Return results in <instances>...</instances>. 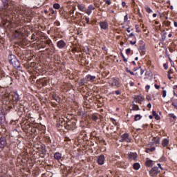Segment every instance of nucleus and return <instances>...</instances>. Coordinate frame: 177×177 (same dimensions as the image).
I'll use <instances>...</instances> for the list:
<instances>
[{"mask_svg":"<svg viewBox=\"0 0 177 177\" xmlns=\"http://www.w3.org/2000/svg\"><path fill=\"white\" fill-rule=\"evenodd\" d=\"M85 21H86V23L87 24H89V18L86 17V18H85Z\"/></svg>","mask_w":177,"mask_h":177,"instance_id":"nucleus-46","label":"nucleus"},{"mask_svg":"<svg viewBox=\"0 0 177 177\" xmlns=\"http://www.w3.org/2000/svg\"><path fill=\"white\" fill-rule=\"evenodd\" d=\"M129 53H131V48H127V49L126 50V54H127V55H129Z\"/></svg>","mask_w":177,"mask_h":177,"instance_id":"nucleus-43","label":"nucleus"},{"mask_svg":"<svg viewBox=\"0 0 177 177\" xmlns=\"http://www.w3.org/2000/svg\"><path fill=\"white\" fill-rule=\"evenodd\" d=\"M147 107H148V109H151V103H149V104L147 105Z\"/></svg>","mask_w":177,"mask_h":177,"instance_id":"nucleus-51","label":"nucleus"},{"mask_svg":"<svg viewBox=\"0 0 177 177\" xmlns=\"http://www.w3.org/2000/svg\"><path fill=\"white\" fill-rule=\"evenodd\" d=\"M133 169H135L136 171H138V169H140V164L136 162V163H134L133 165Z\"/></svg>","mask_w":177,"mask_h":177,"instance_id":"nucleus-20","label":"nucleus"},{"mask_svg":"<svg viewBox=\"0 0 177 177\" xmlns=\"http://www.w3.org/2000/svg\"><path fill=\"white\" fill-rule=\"evenodd\" d=\"M145 165L147 167H153V160H147L145 162Z\"/></svg>","mask_w":177,"mask_h":177,"instance_id":"nucleus-22","label":"nucleus"},{"mask_svg":"<svg viewBox=\"0 0 177 177\" xmlns=\"http://www.w3.org/2000/svg\"><path fill=\"white\" fill-rule=\"evenodd\" d=\"M3 9H7L8 10V13H12V10H13V6L15 5V1H12V0H1Z\"/></svg>","mask_w":177,"mask_h":177,"instance_id":"nucleus-2","label":"nucleus"},{"mask_svg":"<svg viewBox=\"0 0 177 177\" xmlns=\"http://www.w3.org/2000/svg\"><path fill=\"white\" fill-rule=\"evenodd\" d=\"M87 15H91V13H92V11H91V10L88 9V10H85L84 11Z\"/></svg>","mask_w":177,"mask_h":177,"instance_id":"nucleus-39","label":"nucleus"},{"mask_svg":"<svg viewBox=\"0 0 177 177\" xmlns=\"http://www.w3.org/2000/svg\"><path fill=\"white\" fill-rule=\"evenodd\" d=\"M49 12H50L52 15H55V10H53V8H50V9H49Z\"/></svg>","mask_w":177,"mask_h":177,"instance_id":"nucleus-44","label":"nucleus"},{"mask_svg":"<svg viewBox=\"0 0 177 177\" xmlns=\"http://www.w3.org/2000/svg\"><path fill=\"white\" fill-rule=\"evenodd\" d=\"M176 88H177V85L174 86L173 89H176Z\"/></svg>","mask_w":177,"mask_h":177,"instance_id":"nucleus-64","label":"nucleus"},{"mask_svg":"<svg viewBox=\"0 0 177 177\" xmlns=\"http://www.w3.org/2000/svg\"><path fill=\"white\" fill-rule=\"evenodd\" d=\"M143 100H145V98L140 95L134 97V102H136V103H140V102H143Z\"/></svg>","mask_w":177,"mask_h":177,"instance_id":"nucleus-16","label":"nucleus"},{"mask_svg":"<svg viewBox=\"0 0 177 177\" xmlns=\"http://www.w3.org/2000/svg\"><path fill=\"white\" fill-rule=\"evenodd\" d=\"M152 114H153V117H155V118H156L157 120H160V116L158 115V114H157V112H156V111H152Z\"/></svg>","mask_w":177,"mask_h":177,"instance_id":"nucleus-24","label":"nucleus"},{"mask_svg":"<svg viewBox=\"0 0 177 177\" xmlns=\"http://www.w3.org/2000/svg\"><path fill=\"white\" fill-rule=\"evenodd\" d=\"M5 122V115L3 114L0 116V124Z\"/></svg>","mask_w":177,"mask_h":177,"instance_id":"nucleus-29","label":"nucleus"},{"mask_svg":"<svg viewBox=\"0 0 177 177\" xmlns=\"http://www.w3.org/2000/svg\"><path fill=\"white\" fill-rule=\"evenodd\" d=\"M115 93L116 94V95H121V92L120 91H115Z\"/></svg>","mask_w":177,"mask_h":177,"instance_id":"nucleus-49","label":"nucleus"},{"mask_svg":"<svg viewBox=\"0 0 177 177\" xmlns=\"http://www.w3.org/2000/svg\"><path fill=\"white\" fill-rule=\"evenodd\" d=\"M54 158L59 161V160L62 159V153H60L59 152L55 153H54Z\"/></svg>","mask_w":177,"mask_h":177,"instance_id":"nucleus-17","label":"nucleus"},{"mask_svg":"<svg viewBox=\"0 0 177 177\" xmlns=\"http://www.w3.org/2000/svg\"><path fill=\"white\" fill-rule=\"evenodd\" d=\"M91 119L93 120V121H97L98 118H97V116L96 115L93 114L91 116Z\"/></svg>","mask_w":177,"mask_h":177,"instance_id":"nucleus-31","label":"nucleus"},{"mask_svg":"<svg viewBox=\"0 0 177 177\" xmlns=\"http://www.w3.org/2000/svg\"><path fill=\"white\" fill-rule=\"evenodd\" d=\"M66 44L63 41L60 40L57 42V46L59 49H63V48H66Z\"/></svg>","mask_w":177,"mask_h":177,"instance_id":"nucleus-9","label":"nucleus"},{"mask_svg":"<svg viewBox=\"0 0 177 177\" xmlns=\"http://www.w3.org/2000/svg\"><path fill=\"white\" fill-rule=\"evenodd\" d=\"M163 24H164V26H165V27H169V26H171V21H169L168 20H165L163 21Z\"/></svg>","mask_w":177,"mask_h":177,"instance_id":"nucleus-26","label":"nucleus"},{"mask_svg":"<svg viewBox=\"0 0 177 177\" xmlns=\"http://www.w3.org/2000/svg\"><path fill=\"white\" fill-rule=\"evenodd\" d=\"M167 96V91L163 90L162 91V97H165Z\"/></svg>","mask_w":177,"mask_h":177,"instance_id":"nucleus-41","label":"nucleus"},{"mask_svg":"<svg viewBox=\"0 0 177 177\" xmlns=\"http://www.w3.org/2000/svg\"><path fill=\"white\" fill-rule=\"evenodd\" d=\"M8 61L13 66V67H15V68H17V69L20 68V66H21L20 61L17 59V58L15 55H12V54L8 56Z\"/></svg>","mask_w":177,"mask_h":177,"instance_id":"nucleus-1","label":"nucleus"},{"mask_svg":"<svg viewBox=\"0 0 177 177\" xmlns=\"http://www.w3.org/2000/svg\"><path fill=\"white\" fill-rule=\"evenodd\" d=\"M155 88H156V89H158L160 88V86L155 84Z\"/></svg>","mask_w":177,"mask_h":177,"instance_id":"nucleus-59","label":"nucleus"},{"mask_svg":"<svg viewBox=\"0 0 177 177\" xmlns=\"http://www.w3.org/2000/svg\"><path fill=\"white\" fill-rule=\"evenodd\" d=\"M131 45H135L136 44V41H130Z\"/></svg>","mask_w":177,"mask_h":177,"instance_id":"nucleus-54","label":"nucleus"},{"mask_svg":"<svg viewBox=\"0 0 177 177\" xmlns=\"http://www.w3.org/2000/svg\"><path fill=\"white\" fill-rule=\"evenodd\" d=\"M77 8L79 10H81L82 12H85V7L84 5L78 4Z\"/></svg>","mask_w":177,"mask_h":177,"instance_id":"nucleus-23","label":"nucleus"},{"mask_svg":"<svg viewBox=\"0 0 177 177\" xmlns=\"http://www.w3.org/2000/svg\"><path fill=\"white\" fill-rule=\"evenodd\" d=\"M172 73H173L172 69L169 70L167 72V73H169V74H172Z\"/></svg>","mask_w":177,"mask_h":177,"instance_id":"nucleus-58","label":"nucleus"},{"mask_svg":"<svg viewBox=\"0 0 177 177\" xmlns=\"http://www.w3.org/2000/svg\"><path fill=\"white\" fill-rule=\"evenodd\" d=\"M158 166L159 167L160 169H162V167H161V165L160 163L158 164Z\"/></svg>","mask_w":177,"mask_h":177,"instance_id":"nucleus-60","label":"nucleus"},{"mask_svg":"<svg viewBox=\"0 0 177 177\" xmlns=\"http://www.w3.org/2000/svg\"><path fill=\"white\" fill-rule=\"evenodd\" d=\"M53 8H54V9H60V4H59V3H55V4L53 5Z\"/></svg>","mask_w":177,"mask_h":177,"instance_id":"nucleus-34","label":"nucleus"},{"mask_svg":"<svg viewBox=\"0 0 177 177\" xmlns=\"http://www.w3.org/2000/svg\"><path fill=\"white\" fill-rule=\"evenodd\" d=\"M15 38H21L23 37V32L20 30H17L15 32Z\"/></svg>","mask_w":177,"mask_h":177,"instance_id":"nucleus-15","label":"nucleus"},{"mask_svg":"<svg viewBox=\"0 0 177 177\" xmlns=\"http://www.w3.org/2000/svg\"><path fill=\"white\" fill-rule=\"evenodd\" d=\"M128 158L130 161H136V160H138V153L130 152L128 153Z\"/></svg>","mask_w":177,"mask_h":177,"instance_id":"nucleus-5","label":"nucleus"},{"mask_svg":"<svg viewBox=\"0 0 177 177\" xmlns=\"http://www.w3.org/2000/svg\"><path fill=\"white\" fill-rule=\"evenodd\" d=\"M95 8L93 6V5L88 6V10H90L91 12L92 10H95Z\"/></svg>","mask_w":177,"mask_h":177,"instance_id":"nucleus-36","label":"nucleus"},{"mask_svg":"<svg viewBox=\"0 0 177 177\" xmlns=\"http://www.w3.org/2000/svg\"><path fill=\"white\" fill-rule=\"evenodd\" d=\"M163 66L165 70H168V65H167V64H164Z\"/></svg>","mask_w":177,"mask_h":177,"instance_id":"nucleus-48","label":"nucleus"},{"mask_svg":"<svg viewBox=\"0 0 177 177\" xmlns=\"http://www.w3.org/2000/svg\"><path fill=\"white\" fill-rule=\"evenodd\" d=\"M86 80H88V81H93L94 80H96V76H92L91 75H88L86 77Z\"/></svg>","mask_w":177,"mask_h":177,"instance_id":"nucleus-21","label":"nucleus"},{"mask_svg":"<svg viewBox=\"0 0 177 177\" xmlns=\"http://www.w3.org/2000/svg\"><path fill=\"white\" fill-rule=\"evenodd\" d=\"M169 117H171V118H174V120H176V116L174 113L169 114Z\"/></svg>","mask_w":177,"mask_h":177,"instance_id":"nucleus-37","label":"nucleus"},{"mask_svg":"<svg viewBox=\"0 0 177 177\" xmlns=\"http://www.w3.org/2000/svg\"><path fill=\"white\" fill-rule=\"evenodd\" d=\"M11 96L13 102H19V100H20V96L17 93H13Z\"/></svg>","mask_w":177,"mask_h":177,"instance_id":"nucleus-11","label":"nucleus"},{"mask_svg":"<svg viewBox=\"0 0 177 177\" xmlns=\"http://www.w3.org/2000/svg\"><path fill=\"white\" fill-rule=\"evenodd\" d=\"M146 99L148 102H150V100H151V97H150V95H147Z\"/></svg>","mask_w":177,"mask_h":177,"instance_id":"nucleus-45","label":"nucleus"},{"mask_svg":"<svg viewBox=\"0 0 177 177\" xmlns=\"http://www.w3.org/2000/svg\"><path fill=\"white\" fill-rule=\"evenodd\" d=\"M97 163L99 165H103L104 164V156L100 155L97 157Z\"/></svg>","mask_w":177,"mask_h":177,"instance_id":"nucleus-12","label":"nucleus"},{"mask_svg":"<svg viewBox=\"0 0 177 177\" xmlns=\"http://www.w3.org/2000/svg\"><path fill=\"white\" fill-rule=\"evenodd\" d=\"M73 15H74V10L69 12L68 16V17H71V20H78V14H76V17H74Z\"/></svg>","mask_w":177,"mask_h":177,"instance_id":"nucleus-14","label":"nucleus"},{"mask_svg":"<svg viewBox=\"0 0 177 177\" xmlns=\"http://www.w3.org/2000/svg\"><path fill=\"white\" fill-rule=\"evenodd\" d=\"M100 26L102 30H107L109 28V24L106 21H100Z\"/></svg>","mask_w":177,"mask_h":177,"instance_id":"nucleus-7","label":"nucleus"},{"mask_svg":"<svg viewBox=\"0 0 177 177\" xmlns=\"http://www.w3.org/2000/svg\"><path fill=\"white\" fill-rule=\"evenodd\" d=\"M132 110L136 111H138L140 110V109L139 108V106H138V105H136V104H133Z\"/></svg>","mask_w":177,"mask_h":177,"instance_id":"nucleus-27","label":"nucleus"},{"mask_svg":"<svg viewBox=\"0 0 177 177\" xmlns=\"http://www.w3.org/2000/svg\"><path fill=\"white\" fill-rule=\"evenodd\" d=\"M120 142L121 143L124 142H127V143H131V142H132V138L129 137V133H125L120 136Z\"/></svg>","mask_w":177,"mask_h":177,"instance_id":"nucleus-3","label":"nucleus"},{"mask_svg":"<svg viewBox=\"0 0 177 177\" xmlns=\"http://www.w3.org/2000/svg\"><path fill=\"white\" fill-rule=\"evenodd\" d=\"M169 143V140L165 138L162 142V146H163V147H167Z\"/></svg>","mask_w":177,"mask_h":177,"instance_id":"nucleus-19","label":"nucleus"},{"mask_svg":"<svg viewBox=\"0 0 177 177\" xmlns=\"http://www.w3.org/2000/svg\"><path fill=\"white\" fill-rule=\"evenodd\" d=\"M8 174V169L5 167V166L0 165V174L1 176L3 175H6Z\"/></svg>","mask_w":177,"mask_h":177,"instance_id":"nucleus-8","label":"nucleus"},{"mask_svg":"<svg viewBox=\"0 0 177 177\" xmlns=\"http://www.w3.org/2000/svg\"><path fill=\"white\" fill-rule=\"evenodd\" d=\"M165 55L167 56V57H168V55H169V54H168V49H165Z\"/></svg>","mask_w":177,"mask_h":177,"instance_id":"nucleus-55","label":"nucleus"},{"mask_svg":"<svg viewBox=\"0 0 177 177\" xmlns=\"http://www.w3.org/2000/svg\"><path fill=\"white\" fill-rule=\"evenodd\" d=\"M49 12H50V11L48 10H44L45 15H48V13H49Z\"/></svg>","mask_w":177,"mask_h":177,"instance_id":"nucleus-56","label":"nucleus"},{"mask_svg":"<svg viewBox=\"0 0 177 177\" xmlns=\"http://www.w3.org/2000/svg\"><path fill=\"white\" fill-rule=\"evenodd\" d=\"M124 23H127L128 21V15H126L124 17Z\"/></svg>","mask_w":177,"mask_h":177,"instance_id":"nucleus-42","label":"nucleus"},{"mask_svg":"<svg viewBox=\"0 0 177 177\" xmlns=\"http://www.w3.org/2000/svg\"><path fill=\"white\" fill-rule=\"evenodd\" d=\"M133 71H140V75H143V73H145V71L143 69H142L141 67L134 68L133 69Z\"/></svg>","mask_w":177,"mask_h":177,"instance_id":"nucleus-18","label":"nucleus"},{"mask_svg":"<svg viewBox=\"0 0 177 177\" xmlns=\"http://www.w3.org/2000/svg\"><path fill=\"white\" fill-rule=\"evenodd\" d=\"M74 125V123L71 122H68L64 124L65 129H73V127Z\"/></svg>","mask_w":177,"mask_h":177,"instance_id":"nucleus-13","label":"nucleus"},{"mask_svg":"<svg viewBox=\"0 0 177 177\" xmlns=\"http://www.w3.org/2000/svg\"><path fill=\"white\" fill-rule=\"evenodd\" d=\"M155 139H156V145H160V138H158V137H156V138H155Z\"/></svg>","mask_w":177,"mask_h":177,"instance_id":"nucleus-38","label":"nucleus"},{"mask_svg":"<svg viewBox=\"0 0 177 177\" xmlns=\"http://www.w3.org/2000/svg\"><path fill=\"white\" fill-rule=\"evenodd\" d=\"M53 100H55V102H59L60 101V99H59V97L53 95Z\"/></svg>","mask_w":177,"mask_h":177,"instance_id":"nucleus-35","label":"nucleus"},{"mask_svg":"<svg viewBox=\"0 0 177 177\" xmlns=\"http://www.w3.org/2000/svg\"><path fill=\"white\" fill-rule=\"evenodd\" d=\"M145 9L146 10V12L147 13H152L153 10H151V8H150V7H149V6H145Z\"/></svg>","mask_w":177,"mask_h":177,"instance_id":"nucleus-25","label":"nucleus"},{"mask_svg":"<svg viewBox=\"0 0 177 177\" xmlns=\"http://www.w3.org/2000/svg\"><path fill=\"white\" fill-rule=\"evenodd\" d=\"M8 142H6V138L5 137L0 138V149H3L6 146Z\"/></svg>","mask_w":177,"mask_h":177,"instance_id":"nucleus-6","label":"nucleus"},{"mask_svg":"<svg viewBox=\"0 0 177 177\" xmlns=\"http://www.w3.org/2000/svg\"><path fill=\"white\" fill-rule=\"evenodd\" d=\"M153 17H157V15L156 13L153 14Z\"/></svg>","mask_w":177,"mask_h":177,"instance_id":"nucleus-63","label":"nucleus"},{"mask_svg":"<svg viewBox=\"0 0 177 177\" xmlns=\"http://www.w3.org/2000/svg\"><path fill=\"white\" fill-rule=\"evenodd\" d=\"M134 75H140V71H136V73H134Z\"/></svg>","mask_w":177,"mask_h":177,"instance_id":"nucleus-50","label":"nucleus"},{"mask_svg":"<svg viewBox=\"0 0 177 177\" xmlns=\"http://www.w3.org/2000/svg\"><path fill=\"white\" fill-rule=\"evenodd\" d=\"M145 89L148 91V89H150V86L149 85L146 86Z\"/></svg>","mask_w":177,"mask_h":177,"instance_id":"nucleus-61","label":"nucleus"},{"mask_svg":"<svg viewBox=\"0 0 177 177\" xmlns=\"http://www.w3.org/2000/svg\"><path fill=\"white\" fill-rule=\"evenodd\" d=\"M129 38L132 37H135V35L133 33H131L129 35Z\"/></svg>","mask_w":177,"mask_h":177,"instance_id":"nucleus-53","label":"nucleus"},{"mask_svg":"<svg viewBox=\"0 0 177 177\" xmlns=\"http://www.w3.org/2000/svg\"><path fill=\"white\" fill-rule=\"evenodd\" d=\"M120 55H121L124 63H127V62H128V59H127V58H125V56H124V54L122 53V52H120Z\"/></svg>","mask_w":177,"mask_h":177,"instance_id":"nucleus-33","label":"nucleus"},{"mask_svg":"<svg viewBox=\"0 0 177 177\" xmlns=\"http://www.w3.org/2000/svg\"><path fill=\"white\" fill-rule=\"evenodd\" d=\"M31 39H35V34H32V38Z\"/></svg>","mask_w":177,"mask_h":177,"instance_id":"nucleus-57","label":"nucleus"},{"mask_svg":"<svg viewBox=\"0 0 177 177\" xmlns=\"http://www.w3.org/2000/svg\"><path fill=\"white\" fill-rule=\"evenodd\" d=\"M111 85L112 86H118V88L120 87V79L113 78Z\"/></svg>","mask_w":177,"mask_h":177,"instance_id":"nucleus-10","label":"nucleus"},{"mask_svg":"<svg viewBox=\"0 0 177 177\" xmlns=\"http://www.w3.org/2000/svg\"><path fill=\"white\" fill-rule=\"evenodd\" d=\"M122 6L124 7V6H127V3H125V1H122Z\"/></svg>","mask_w":177,"mask_h":177,"instance_id":"nucleus-52","label":"nucleus"},{"mask_svg":"<svg viewBox=\"0 0 177 177\" xmlns=\"http://www.w3.org/2000/svg\"><path fill=\"white\" fill-rule=\"evenodd\" d=\"M140 118H142V115H136L134 120L135 121H139V120H140Z\"/></svg>","mask_w":177,"mask_h":177,"instance_id":"nucleus-30","label":"nucleus"},{"mask_svg":"<svg viewBox=\"0 0 177 177\" xmlns=\"http://www.w3.org/2000/svg\"><path fill=\"white\" fill-rule=\"evenodd\" d=\"M125 70L127 71V73H129V74H131V75H135V73L131 71V70L128 69V68H125Z\"/></svg>","mask_w":177,"mask_h":177,"instance_id":"nucleus-32","label":"nucleus"},{"mask_svg":"<svg viewBox=\"0 0 177 177\" xmlns=\"http://www.w3.org/2000/svg\"><path fill=\"white\" fill-rule=\"evenodd\" d=\"M156 150V147L147 148L146 149V153H150V151H154Z\"/></svg>","mask_w":177,"mask_h":177,"instance_id":"nucleus-28","label":"nucleus"},{"mask_svg":"<svg viewBox=\"0 0 177 177\" xmlns=\"http://www.w3.org/2000/svg\"><path fill=\"white\" fill-rule=\"evenodd\" d=\"M167 77L169 80H172V77L171 76V73H167Z\"/></svg>","mask_w":177,"mask_h":177,"instance_id":"nucleus-47","label":"nucleus"},{"mask_svg":"<svg viewBox=\"0 0 177 177\" xmlns=\"http://www.w3.org/2000/svg\"><path fill=\"white\" fill-rule=\"evenodd\" d=\"M160 171L158 167H154L149 171V175L152 177H156L158 174H160Z\"/></svg>","mask_w":177,"mask_h":177,"instance_id":"nucleus-4","label":"nucleus"},{"mask_svg":"<svg viewBox=\"0 0 177 177\" xmlns=\"http://www.w3.org/2000/svg\"><path fill=\"white\" fill-rule=\"evenodd\" d=\"M104 2L107 5H111V1L110 0H104Z\"/></svg>","mask_w":177,"mask_h":177,"instance_id":"nucleus-40","label":"nucleus"},{"mask_svg":"<svg viewBox=\"0 0 177 177\" xmlns=\"http://www.w3.org/2000/svg\"><path fill=\"white\" fill-rule=\"evenodd\" d=\"M174 27H177V22L176 21H174Z\"/></svg>","mask_w":177,"mask_h":177,"instance_id":"nucleus-62","label":"nucleus"}]
</instances>
